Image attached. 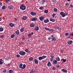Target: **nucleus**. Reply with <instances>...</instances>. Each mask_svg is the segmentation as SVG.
Here are the masks:
<instances>
[{
  "mask_svg": "<svg viewBox=\"0 0 73 73\" xmlns=\"http://www.w3.org/2000/svg\"><path fill=\"white\" fill-rule=\"evenodd\" d=\"M19 67L20 69H21L22 70H23V69H24L25 68H26V65L25 64H24L23 65V64L20 63L19 64Z\"/></svg>",
  "mask_w": 73,
  "mask_h": 73,
  "instance_id": "nucleus-1",
  "label": "nucleus"
},
{
  "mask_svg": "<svg viewBox=\"0 0 73 73\" xmlns=\"http://www.w3.org/2000/svg\"><path fill=\"white\" fill-rule=\"evenodd\" d=\"M60 15L62 16L63 17H64L66 16H67V15H68V13L66 12L64 13L63 12H60Z\"/></svg>",
  "mask_w": 73,
  "mask_h": 73,
  "instance_id": "nucleus-2",
  "label": "nucleus"
},
{
  "mask_svg": "<svg viewBox=\"0 0 73 73\" xmlns=\"http://www.w3.org/2000/svg\"><path fill=\"white\" fill-rule=\"evenodd\" d=\"M20 9L24 11V10H25L26 9V6L24 4H22L20 6Z\"/></svg>",
  "mask_w": 73,
  "mask_h": 73,
  "instance_id": "nucleus-3",
  "label": "nucleus"
},
{
  "mask_svg": "<svg viewBox=\"0 0 73 73\" xmlns=\"http://www.w3.org/2000/svg\"><path fill=\"white\" fill-rule=\"evenodd\" d=\"M19 54L22 56H24L26 54V53L25 52L21 51L19 52Z\"/></svg>",
  "mask_w": 73,
  "mask_h": 73,
  "instance_id": "nucleus-4",
  "label": "nucleus"
},
{
  "mask_svg": "<svg viewBox=\"0 0 73 73\" xmlns=\"http://www.w3.org/2000/svg\"><path fill=\"white\" fill-rule=\"evenodd\" d=\"M67 44L69 45H71L73 44V41L72 40H69L67 41Z\"/></svg>",
  "mask_w": 73,
  "mask_h": 73,
  "instance_id": "nucleus-5",
  "label": "nucleus"
},
{
  "mask_svg": "<svg viewBox=\"0 0 73 73\" xmlns=\"http://www.w3.org/2000/svg\"><path fill=\"white\" fill-rule=\"evenodd\" d=\"M31 15L32 16H36V13L33 11H31Z\"/></svg>",
  "mask_w": 73,
  "mask_h": 73,
  "instance_id": "nucleus-6",
  "label": "nucleus"
},
{
  "mask_svg": "<svg viewBox=\"0 0 73 73\" xmlns=\"http://www.w3.org/2000/svg\"><path fill=\"white\" fill-rule=\"evenodd\" d=\"M49 19L48 18L45 20H44V22L45 23H49Z\"/></svg>",
  "mask_w": 73,
  "mask_h": 73,
  "instance_id": "nucleus-7",
  "label": "nucleus"
},
{
  "mask_svg": "<svg viewBox=\"0 0 73 73\" xmlns=\"http://www.w3.org/2000/svg\"><path fill=\"white\" fill-rule=\"evenodd\" d=\"M39 20L41 21H43L44 20V17L41 16L39 17Z\"/></svg>",
  "mask_w": 73,
  "mask_h": 73,
  "instance_id": "nucleus-8",
  "label": "nucleus"
},
{
  "mask_svg": "<svg viewBox=\"0 0 73 73\" xmlns=\"http://www.w3.org/2000/svg\"><path fill=\"white\" fill-rule=\"evenodd\" d=\"M8 8L9 9H13V7L12 6L10 5L8 7Z\"/></svg>",
  "mask_w": 73,
  "mask_h": 73,
  "instance_id": "nucleus-9",
  "label": "nucleus"
},
{
  "mask_svg": "<svg viewBox=\"0 0 73 73\" xmlns=\"http://www.w3.org/2000/svg\"><path fill=\"white\" fill-rule=\"evenodd\" d=\"M50 21H52V22H54L55 21V19H53L52 18H50Z\"/></svg>",
  "mask_w": 73,
  "mask_h": 73,
  "instance_id": "nucleus-10",
  "label": "nucleus"
},
{
  "mask_svg": "<svg viewBox=\"0 0 73 73\" xmlns=\"http://www.w3.org/2000/svg\"><path fill=\"white\" fill-rule=\"evenodd\" d=\"M9 25L11 27H12L15 26V24L13 23H11L9 24Z\"/></svg>",
  "mask_w": 73,
  "mask_h": 73,
  "instance_id": "nucleus-11",
  "label": "nucleus"
},
{
  "mask_svg": "<svg viewBox=\"0 0 73 73\" xmlns=\"http://www.w3.org/2000/svg\"><path fill=\"white\" fill-rule=\"evenodd\" d=\"M45 3V0H42V1L40 2V4L43 5Z\"/></svg>",
  "mask_w": 73,
  "mask_h": 73,
  "instance_id": "nucleus-12",
  "label": "nucleus"
},
{
  "mask_svg": "<svg viewBox=\"0 0 73 73\" xmlns=\"http://www.w3.org/2000/svg\"><path fill=\"white\" fill-rule=\"evenodd\" d=\"M51 38L52 39L51 41H56V38L54 37L53 38Z\"/></svg>",
  "mask_w": 73,
  "mask_h": 73,
  "instance_id": "nucleus-13",
  "label": "nucleus"
},
{
  "mask_svg": "<svg viewBox=\"0 0 73 73\" xmlns=\"http://www.w3.org/2000/svg\"><path fill=\"white\" fill-rule=\"evenodd\" d=\"M34 61H35V64H37L38 63V60H37V59H34Z\"/></svg>",
  "mask_w": 73,
  "mask_h": 73,
  "instance_id": "nucleus-14",
  "label": "nucleus"
},
{
  "mask_svg": "<svg viewBox=\"0 0 73 73\" xmlns=\"http://www.w3.org/2000/svg\"><path fill=\"white\" fill-rule=\"evenodd\" d=\"M57 61L56 60H53V63L54 65H56V64H57Z\"/></svg>",
  "mask_w": 73,
  "mask_h": 73,
  "instance_id": "nucleus-15",
  "label": "nucleus"
},
{
  "mask_svg": "<svg viewBox=\"0 0 73 73\" xmlns=\"http://www.w3.org/2000/svg\"><path fill=\"white\" fill-rule=\"evenodd\" d=\"M61 70L62 71V72H64V73H67V70L64 69H63Z\"/></svg>",
  "mask_w": 73,
  "mask_h": 73,
  "instance_id": "nucleus-16",
  "label": "nucleus"
},
{
  "mask_svg": "<svg viewBox=\"0 0 73 73\" xmlns=\"http://www.w3.org/2000/svg\"><path fill=\"white\" fill-rule=\"evenodd\" d=\"M24 27H22L20 30V31L21 32H23V31H24Z\"/></svg>",
  "mask_w": 73,
  "mask_h": 73,
  "instance_id": "nucleus-17",
  "label": "nucleus"
},
{
  "mask_svg": "<svg viewBox=\"0 0 73 73\" xmlns=\"http://www.w3.org/2000/svg\"><path fill=\"white\" fill-rule=\"evenodd\" d=\"M33 35V33L32 32L28 34V36H29V37H31V36H32V35Z\"/></svg>",
  "mask_w": 73,
  "mask_h": 73,
  "instance_id": "nucleus-18",
  "label": "nucleus"
},
{
  "mask_svg": "<svg viewBox=\"0 0 73 73\" xmlns=\"http://www.w3.org/2000/svg\"><path fill=\"white\" fill-rule=\"evenodd\" d=\"M47 65L48 66H51V63L50 62H48Z\"/></svg>",
  "mask_w": 73,
  "mask_h": 73,
  "instance_id": "nucleus-19",
  "label": "nucleus"
},
{
  "mask_svg": "<svg viewBox=\"0 0 73 73\" xmlns=\"http://www.w3.org/2000/svg\"><path fill=\"white\" fill-rule=\"evenodd\" d=\"M31 21H35L37 20V18H33L31 19Z\"/></svg>",
  "mask_w": 73,
  "mask_h": 73,
  "instance_id": "nucleus-20",
  "label": "nucleus"
},
{
  "mask_svg": "<svg viewBox=\"0 0 73 73\" xmlns=\"http://www.w3.org/2000/svg\"><path fill=\"white\" fill-rule=\"evenodd\" d=\"M55 28H56V29H58V30H60V29H61L59 27L57 26H55Z\"/></svg>",
  "mask_w": 73,
  "mask_h": 73,
  "instance_id": "nucleus-21",
  "label": "nucleus"
},
{
  "mask_svg": "<svg viewBox=\"0 0 73 73\" xmlns=\"http://www.w3.org/2000/svg\"><path fill=\"white\" fill-rule=\"evenodd\" d=\"M9 73H13V71L12 70H10L9 71Z\"/></svg>",
  "mask_w": 73,
  "mask_h": 73,
  "instance_id": "nucleus-22",
  "label": "nucleus"
},
{
  "mask_svg": "<svg viewBox=\"0 0 73 73\" xmlns=\"http://www.w3.org/2000/svg\"><path fill=\"white\" fill-rule=\"evenodd\" d=\"M38 29H39V28L38 27H36L35 28V31H38Z\"/></svg>",
  "mask_w": 73,
  "mask_h": 73,
  "instance_id": "nucleus-23",
  "label": "nucleus"
},
{
  "mask_svg": "<svg viewBox=\"0 0 73 73\" xmlns=\"http://www.w3.org/2000/svg\"><path fill=\"white\" fill-rule=\"evenodd\" d=\"M38 60L40 61H41V60H42V56H39L38 58Z\"/></svg>",
  "mask_w": 73,
  "mask_h": 73,
  "instance_id": "nucleus-24",
  "label": "nucleus"
},
{
  "mask_svg": "<svg viewBox=\"0 0 73 73\" xmlns=\"http://www.w3.org/2000/svg\"><path fill=\"white\" fill-rule=\"evenodd\" d=\"M4 31V29L2 27L0 28V32H3V31Z\"/></svg>",
  "mask_w": 73,
  "mask_h": 73,
  "instance_id": "nucleus-25",
  "label": "nucleus"
},
{
  "mask_svg": "<svg viewBox=\"0 0 73 73\" xmlns=\"http://www.w3.org/2000/svg\"><path fill=\"white\" fill-rule=\"evenodd\" d=\"M56 61H59L60 60V58H59V57H57L56 58Z\"/></svg>",
  "mask_w": 73,
  "mask_h": 73,
  "instance_id": "nucleus-26",
  "label": "nucleus"
},
{
  "mask_svg": "<svg viewBox=\"0 0 73 73\" xmlns=\"http://www.w3.org/2000/svg\"><path fill=\"white\" fill-rule=\"evenodd\" d=\"M15 34H13L11 35V38H13L15 37Z\"/></svg>",
  "mask_w": 73,
  "mask_h": 73,
  "instance_id": "nucleus-27",
  "label": "nucleus"
},
{
  "mask_svg": "<svg viewBox=\"0 0 73 73\" xmlns=\"http://www.w3.org/2000/svg\"><path fill=\"white\" fill-rule=\"evenodd\" d=\"M5 8H6V7H5V6H3L2 8V9L3 10L5 9Z\"/></svg>",
  "mask_w": 73,
  "mask_h": 73,
  "instance_id": "nucleus-28",
  "label": "nucleus"
},
{
  "mask_svg": "<svg viewBox=\"0 0 73 73\" xmlns=\"http://www.w3.org/2000/svg\"><path fill=\"white\" fill-rule=\"evenodd\" d=\"M42 59H44L45 58H46V56L43 55L42 56Z\"/></svg>",
  "mask_w": 73,
  "mask_h": 73,
  "instance_id": "nucleus-29",
  "label": "nucleus"
},
{
  "mask_svg": "<svg viewBox=\"0 0 73 73\" xmlns=\"http://www.w3.org/2000/svg\"><path fill=\"white\" fill-rule=\"evenodd\" d=\"M44 9V7H40L39 8V9H40V10H43V9Z\"/></svg>",
  "mask_w": 73,
  "mask_h": 73,
  "instance_id": "nucleus-30",
  "label": "nucleus"
},
{
  "mask_svg": "<svg viewBox=\"0 0 73 73\" xmlns=\"http://www.w3.org/2000/svg\"><path fill=\"white\" fill-rule=\"evenodd\" d=\"M65 5L66 7H68L69 5V4L68 3H65Z\"/></svg>",
  "mask_w": 73,
  "mask_h": 73,
  "instance_id": "nucleus-31",
  "label": "nucleus"
},
{
  "mask_svg": "<svg viewBox=\"0 0 73 73\" xmlns=\"http://www.w3.org/2000/svg\"><path fill=\"white\" fill-rule=\"evenodd\" d=\"M16 33L17 35H19V34H20V32H19V31L17 30L16 31Z\"/></svg>",
  "mask_w": 73,
  "mask_h": 73,
  "instance_id": "nucleus-32",
  "label": "nucleus"
},
{
  "mask_svg": "<svg viewBox=\"0 0 73 73\" xmlns=\"http://www.w3.org/2000/svg\"><path fill=\"white\" fill-rule=\"evenodd\" d=\"M33 60V58L32 57H31L29 58V60L30 61H32Z\"/></svg>",
  "mask_w": 73,
  "mask_h": 73,
  "instance_id": "nucleus-33",
  "label": "nucleus"
},
{
  "mask_svg": "<svg viewBox=\"0 0 73 73\" xmlns=\"http://www.w3.org/2000/svg\"><path fill=\"white\" fill-rule=\"evenodd\" d=\"M62 60L63 62H65L66 61V59H64V58H62L61 60V61H62Z\"/></svg>",
  "mask_w": 73,
  "mask_h": 73,
  "instance_id": "nucleus-34",
  "label": "nucleus"
},
{
  "mask_svg": "<svg viewBox=\"0 0 73 73\" xmlns=\"http://www.w3.org/2000/svg\"><path fill=\"white\" fill-rule=\"evenodd\" d=\"M69 33H67L65 34V36H69Z\"/></svg>",
  "mask_w": 73,
  "mask_h": 73,
  "instance_id": "nucleus-35",
  "label": "nucleus"
},
{
  "mask_svg": "<svg viewBox=\"0 0 73 73\" xmlns=\"http://www.w3.org/2000/svg\"><path fill=\"white\" fill-rule=\"evenodd\" d=\"M54 11L55 12H57V11H58V10H57V9L56 8H54Z\"/></svg>",
  "mask_w": 73,
  "mask_h": 73,
  "instance_id": "nucleus-36",
  "label": "nucleus"
},
{
  "mask_svg": "<svg viewBox=\"0 0 73 73\" xmlns=\"http://www.w3.org/2000/svg\"><path fill=\"white\" fill-rule=\"evenodd\" d=\"M3 72L4 73H6V72H7V69H5L3 70Z\"/></svg>",
  "mask_w": 73,
  "mask_h": 73,
  "instance_id": "nucleus-37",
  "label": "nucleus"
},
{
  "mask_svg": "<svg viewBox=\"0 0 73 73\" xmlns=\"http://www.w3.org/2000/svg\"><path fill=\"white\" fill-rule=\"evenodd\" d=\"M23 20H26L27 19V17H25V16H24L23 17Z\"/></svg>",
  "mask_w": 73,
  "mask_h": 73,
  "instance_id": "nucleus-38",
  "label": "nucleus"
},
{
  "mask_svg": "<svg viewBox=\"0 0 73 73\" xmlns=\"http://www.w3.org/2000/svg\"><path fill=\"white\" fill-rule=\"evenodd\" d=\"M35 71H34V70H32L30 73H35Z\"/></svg>",
  "mask_w": 73,
  "mask_h": 73,
  "instance_id": "nucleus-39",
  "label": "nucleus"
},
{
  "mask_svg": "<svg viewBox=\"0 0 73 73\" xmlns=\"http://www.w3.org/2000/svg\"><path fill=\"white\" fill-rule=\"evenodd\" d=\"M30 26L31 27H34V24H30Z\"/></svg>",
  "mask_w": 73,
  "mask_h": 73,
  "instance_id": "nucleus-40",
  "label": "nucleus"
},
{
  "mask_svg": "<svg viewBox=\"0 0 73 73\" xmlns=\"http://www.w3.org/2000/svg\"><path fill=\"white\" fill-rule=\"evenodd\" d=\"M48 12V10H46L44 11L45 13H47Z\"/></svg>",
  "mask_w": 73,
  "mask_h": 73,
  "instance_id": "nucleus-41",
  "label": "nucleus"
},
{
  "mask_svg": "<svg viewBox=\"0 0 73 73\" xmlns=\"http://www.w3.org/2000/svg\"><path fill=\"white\" fill-rule=\"evenodd\" d=\"M3 5V3L1 2H0V7H1Z\"/></svg>",
  "mask_w": 73,
  "mask_h": 73,
  "instance_id": "nucleus-42",
  "label": "nucleus"
},
{
  "mask_svg": "<svg viewBox=\"0 0 73 73\" xmlns=\"http://www.w3.org/2000/svg\"><path fill=\"white\" fill-rule=\"evenodd\" d=\"M10 58H10V57H9L6 58V60H7L8 61V60H10Z\"/></svg>",
  "mask_w": 73,
  "mask_h": 73,
  "instance_id": "nucleus-43",
  "label": "nucleus"
},
{
  "mask_svg": "<svg viewBox=\"0 0 73 73\" xmlns=\"http://www.w3.org/2000/svg\"><path fill=\"white\" fill-rule=\"evenodd\" d=\"M56 14L55 13L53 14L52 15V16L53 17H54V16H56Z\"/></svg>",
  "mask_w": 73,
  "mask_h": 73,
  "instance_id": "nucleus-44",
  "label": "nucleus"
},
{
  "mask_svg": "<svg viewBox=\"0 0 73 73\" xmlns=\"http://www.w3.org/2000/svg\"><path fill=\"white\" fill-rule=\"evenodd\" d=\"M44 29L46 30V31H48V30L49 29V28L47 27H45Z\"/></svg>",
  "mask_w": 73,
  "mask_h": 73,
  "instance_id": "nucleus-45",
  "label": "nucleus"
},
{
  "mask_svg": "<svg viewBox=\"0 0 73 73\" xmlns=\"http://www.w3.org/2000/svg\"><path fill=\"white\" fill-rule=\"evenodd\" d=\"M52 1L53 3H56V0H52Z\"/></svg>",
  "mask_w": 73,
  "mask_h": 73,
  "instance_id": "nucleus-46",
  "label": "nucleus"
},
{
  "mask_svg": "<svg viewBox=\"0 0 73 73\" xmlns=\"http://www.w3.org/2000/svg\"><path fill=\"white\" fill-rule=\"evenodd\" d=\"M0 37H1V38H3L4 37V36H3V35H0Z\"/></svg>",
  "mask_w": 73,
  "mask_h": 73,
  "instance_id": "nucleus-47",
  "label": "nucleus"
},
{
  "mask_svg": "<svg viewBox=\"0 0 73 73\" xmlns=\"http://www.w3.org/2000/svg\"><path fill=\"white\" fill-rule=\"evenodd\" d=\"M52 30H53V29H48V31L49 32H51V31H52Z\"/></svg>",
  "mask_w": 73,
  "mask_h": 73,
  "instance_id": "nucleus-48",
  "label": "nucleus"
},
{
  "mask_svg": "<svg viewBox=\"0 0 73 73\" xmlns=\"http://www.w3.org/2000/svg\"><path fill=\"white\" fill-rule=\"evenodd\" d=\"M53 58H50V61H51V62H52V61H53Z\"/></svg>",
  "mask_w": 73,
  "mask_h": 73,
  "instance_id": "nucleus-49",
  "label": "nucleus"
},
{
  "mask_svg": "<svg viewBox=\"0 0 73 73\" xmlns=\"http://www.w3.org/2000/svg\"><path fill=\"white\" fill-rule=\"evenodd\" d=\"M25 51L26 52H28V49H25Z\"/></svg>",
  "mask_w": 73,
  "mask_h": 73,
  "instance_id": "nucleus-50",
  "label": "nucleus"
},
{
  "mask_svg": "<svg viewBox=\"0 0 73 73\" xmlns=\"http://www.w3.org/2000/svg\"><path fill=\"white\" fill-rule=\"evenodd\" d=\"M56 67L57 68H58L60 67V66L59 65H56Z\"/></svg>",
  "mask_w": 73,
  "mask_h": 73,
  "instance_id": "nucleus-51",
  "label": "nucleus"
},
{
  "mask_svg": "<svg viewBox=\"0 0 73 73\" xmlns=\"http://www.w3.org/2000/svg\"><path fill=\"white\" fill-rule=\"evenodd\" d=\"M70 36H73V33H72L70 34Z\"/></svg>",
  "mask_w": 73,
  "mask_h": 73,
  "instance_id": "nucleus-52",
  "label": "nucleus"
},
{
  "mask_svg": "<svg viewBox=\"0 0 73 73\" xmlns=\"http://www.w3.org/2000/svg\"><path fill=\"white\" fill-rule=\"evenodd\" d=\"M17 57H20V56L19 54H17L16 56Z\"/></svg>",
  "mask_w": 73,
  "mask_h": 73,
  "instance_id": "nucleus-53",
  "label": "nucleus"
},
{
  "mask_svg": "<svg viewBox=\"0 0 73 73\" xmlns=\"http://www.w3.org/2000/svg\"><path fill=\"white\" fill-rule=\"evenodd\" d=\"M3 64V62H0V65H2Z\"/></svg>",
  "mask_w": 73,
  "mask_h": 73,
  "instance_id": "nucleus-54",
  "label": "nucleus"
},
{
  "mask_svg": "<svg viewBox=\"0 0 73 73\" xmlns=\"http://www.w3.org/2000/svg\"><path fill=\"white\" fill-rule=\"evenodd\" d=\"M50 57H51V58H54V56H51Z\"/></svg>",
  "mask_w": 73,
  "mask_h": 73,
  "instance_id": "nucleus-55",
  "label": "nucleus"
},
{
  "mask_svg": "<svg viewBox=\"0 0 73 73\" xmlns=\"http://www.w3.org/2000/svg\"><path fill=\"white\" fill-rule=\"evenodd\" d=\"M60 52L61 53H63V52H64V50H60Z\"/></svg>",
  "mask_w": 73,
  "mask_h": 73,
  "instance_id": "nucleus-56",
  "label": "nucleus"
},
{
  "mask_svg": "<svg viewBox=\"0 0 73 73\" xmlns=\"http://www.w3.org/2000/svg\"><path fill=\"white\" fill-rule=\"evenodd\" d=\"M6 2V3H8V2H9V1H8V0H5Z\"/></svg>",
  "mask_w": 73,
  "mask_h": 73,
  "instance_id": "nucleus-57",
  "label": "nucleus"
},
{
  "mask_svg": "<svg viewBox=\"0 0 73 73\" xmlns=\"http://www.w3.org/2000/svg\"><path fill=\"white\" fill-rule=\"evenodd\" d=\"M70 6L71 7V8H72V7H73V5H71Z\"/></svg>",
  "mask_w": 73,
  "mask_h": 73,
  "instance_id": "nucleus-58",
  "label": "nucleus"
},
{
  "mask_svg": "<svg viewBox=\"0 0 73 73\" xmlns=\"http://www.w3.org/2000/svg\"><path fill=\"white\" fill-rule=\"evenodd\" d=\"M53 70H55L56 69V68L55 67H54L52 68Z\"/></svg>",
  "mask_w": 73,
  "mask_h": 73,
  "instance_id": "nucleus-59",
  "label": "nucleus"
},
{
  "mask_svg": "<svg viewBox=\"0 0 73 73\" xmlns=\"http://www.w3.org/2000/svg\"><path fill=\"white\" fill-rule=\"evenodd\" d=\"M25 37L24 36H23L22 37V39L23 40H24V39H25Z\"/></svg>",
  "mask_w": 73,
  "mask_h": 73,
  "instance_id": "nucleus-60",
  "label": "nucleus"
},
{
  "mask_svg": "<svg viewBox=\"0 0 73 73\" xmlns=\"http://www.w3.org/2000/svg\"><path fill=\"white\" fill-rule=\"evenodd\" d=\"M31 52V51L30 50H28V53H30Z\"/></svg>",
  "mask_w": 73,
  "mask_h": 73,
  "instance_id": "nucleus-61",
  "label": "nucleus"
},
{
  "mask_svg": "<svg viewBox=\"0 0 73 73\" xmlns=\"http://www.w3.org/2000/svg\"><path fill=\"white\" fill-rule=\"evenodd\" d=\"M51 37H53V35H51Z\"/></svg>",
  "mask_w": 73,
  "mask_h": 73,
  "instance_id": "nucleus-62",
  "label": "nucleus"
},
{
  "mask_svg": "<svg viewBox=\"0 0 73 73\" xmlns=\"http://www.w3.org/2000/svg\"><path fill=\"white\" fill-rule=\"evenodd\" d=\"M7 66H10V63L8 64Z\"/></svg>",
  "mask_w": 73,
  "mask_h": 73,
  "instance_id": "nucleus-63",
  "label": "nucleus"
},
{
  "mask_svg": "<svg viewBox=\"0 0 73 73\" xmlns=\"http://www.w3.org/2000/svg\"><path fill=\"white\" fill-rule=\"evenodd\" d=\"M48 39L49 40H50V38L49 37L48 38Z\"/></svg>",
  "mask_w": 73,
  "mask_h": 73,
  "instance_id": "nucleus-64",
  "label": "nucleus"
}]
</instances>
